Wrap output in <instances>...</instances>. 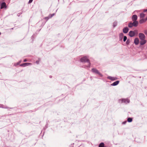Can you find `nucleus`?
<instances>
[{"instance_id":"nucleus-1","label":"nucleus","mask_w":147,"mask_h":147,"mask_svg":"<svg viewBox=\"0 0 147 147\" xmlns=\"http://www.w3.org/2000/svg\"><path fill=\"white\" fill-rule=\"evenodd\" d=\"M80 61L82 62H87L90 64V62L87 56H84L82 57L80 59Z\"/></svg>"},{"instance_id":"nucleus-2","label":"nucleus","mask_w":147,"mask_h":147,"mask_svg":"<svg viewBox=\"0 0 147 147\" xmlns=\"http://www.w3.org/2000/svg\"><path fill=\"white\" fill-rule=\"evenodd\" d=\"M129 100L127 98H122L119 100V102L121 103H124L125 104H127L129 103Z\"/></svg>"},{"instance_id":"nucleus-3","label":"nucleus","mask_w":147,"mask_h":147,"mask_svg":"<svg viewBox=\"0 0 147 147\" xmlns=\"http://www.w3.org/2000/svg\"><path fill=\"white\" fill-rule=\"evenodd\" d=\"M92 71L93 73L98 74L100 77H102L103 75L99 71L95 68H92Z\"/></svg>"},{"instance_id":"nucleus-4","label":"nucleus","mask_w":147,"mask_h":147,"mask_svg":"<svg viewBox=\"0 0 147 147\" xmlns=\"http://www.w3.org/2000/svg\"><path fill=\"white\" fill-rule=\"evenodd\" d=\"M138 32L137 30H135L134 31H130L129 33V35L131 37L134 36L135 34H138Z\"/></svg>"},{"instance_id":"nucleus-5","label":"nucleus","mask_w":147,"mask_h":147,"mask_svg":"<svg viewBox=\"0 0 147 147\" xmlns=\"http://www.w3.org/2000/svg\"><path fill=\"white\" fill-rule=\"evenodd\" d=\"M139 37L140 40H143L145 39V36L144 34L142 33H140L139 34Z\"/></svg>"},{"instance_id":"nucleus-6","label":"nucleus","mask_w":147,"mask_h":147,"mask_svg":"<svg viewBox=\"0 0 147 147\" xmlns=\"http://www.w3.org/2000/svg\"><path fill=\"white\" fill-rule=\"evenodd\" d=\"M55 15L54 13L52 14H50L48 17H45L44 19L46 20V21H47L49 19L52 18Z\"/></svg>"},{"instance_id":"nucleus-7","label":"nucleus","mask_w":147,"mask_h":147,"mask_svg":"<svg viewBox=\"0 0 147 147\" xmlns=\"http://www.w3.org/2000/svg\"><path fill=\"white\" fill-rule=\"evenodd\" d=\"M107 78L112 81H114L117 79V78L116 77H113L110 76H108Z\"/></svg>"},{"instance_id":"nucleus-8","label":"nucleus","mask_w":147,"mask_h":147,"mask_svg":"<svg viewBox=\"0 0 147 147\" xmlns=\"http://www.w3.org/2000/svg\"><path fill=\"white\" fill-rule=\"evenodd\" d=\"M129 30V29L127 27H124L123 29V32L124 33H127Z\"/></svg>"},{"instance_id":"nucleus-9","label":"nucleus","mask_w":147,"mask_h":147,"mask_svg":"<svg viewBox=\"0 0 147 147\" xmlns=\"http://www.w3.org/2000/svg\"><path fill=\"white\" fill-rule=\"evenodd\" d=\"M7 6L5 3V2H3L1 5V9L5 8Z\"/></svg>"},{"instance_id":"nucleus-10","label":"nucleus","mask_w":147,"mask_h":147,"mask_svg":"<svg viewBox=\"0 0 147 147\" xmlns=\"http://www.w3.org/2000/svg\"><path fill=\"white\" fill-rule=\"evenodd\" d=\"M137 18V16L136 15H134L132 16V20L133 21H136Z\"/></svg>"},{"instance_id":"nucleus-11","label":"nucleus","mask_w":147,"mask_h":147,"mask_svg":"<svg viewBox=\"0 0 147 147\" xmlns=\"http://www.w3.org/2000/svg\"><path fill=\"white\" fill-rule=\"evenodd\" d=\"M134 44L137 45L139 44V39L138 38H136L134 40Z\"/></svg>"},{"instance_id":"nucleus-12","label":"nucleus","mask_w":147,"mask_h":147,"mask_svg":"<svg viewBox=\"0 0 147 147\" xmlns=\"http://www.w3.org/2000/svg\"><path fill=\"white\" fill-rule=\"evenodd\" d=\"M119 82V81H116L111 84L112 86H115L118 85Z\"/></svg>"},{"instance_id":"nucleus-13","label":"nucleus","mask_w":147,"mask_h":147,"mask_svg":"<svg viewBox=\"0 0 147 147\" xmlns=\"http://www.w3.org/2000/svg\"><path fill=\"white\" fill-rule=\"evenodd\" d=\"M141 41H140V44L141 45H143L145 44L146 42V40L144 39L143 40H141Z\"/></svg>"},{"instance_id":"nucleus-14","label":"nucleus","mask_w":147,"mask_h":147,"mask_svg":"<svg viewBox=\"0 0 147 147\" xmlns=\"http://www.w3.org/2000/svg\"><path fill=\"white\" fill-rule=\"evenodd\" d=\"M134 22L132 23L133 26L136 27L138 24V22L137 21H133Z\"/></svg>"},{"instance_id":"nucleus-15","label":"nucleus","mask_w":147,"mask_h":147,"mask_svg":"<svg viewBox=\"0 0 147 147\" xmlns=\"http://www.w3.org/2000/svg\"><path fill=\"white\" fill-rule=\"evenodd\" d=\"M146 19H142L141 20H140L139 21V22L140 23V24H142V23H143L144 22H145L146 21Z\"/></svg>"},{"instance_id":"nucleus-16","label":"nucleus","mask_w":147,"mask_h":147,"mask_svg":"<svg viewBox=\"0 0 147 147\" xmlns=\"http://www.w3.org/2000/svg\"><path fill=\"white\" fill-rule=\"evenodd\" d=\"M119 36L120 40H122L124 36L123 33H120L119 35Z\"/></svg>"},{"instance_id":"nucleus-17","label":"nucleus","mask_w":147,"mask_h":147,"mask_svg":"<svg viewBox=\"0 0 147 147\" xmlns=\"http://www.w3.org/2000/svg\"><path fill=\"white\" fill-rule=\"evenodd\" d=\"M145 16V14H144L143 13H140V18H143Z\"/></svg>"},{"instance_id":"nucleus-18","label":"nucleus","mask_w":147,"mask_h":147,"mask_svg":"<svg viewBox=\"0 0 147 147\" xmlns=\"http://www.w3.org/2000/svg\"><path fill=\"white\" fill-rule=\"evenodd\" d=\"M105 146V144L103 142L101 143L99 145L98 147H104Z\"/></svg>"},{"instance_id":"nucleus-19","label":"nucleus","mask_w":147,"mask_h":147,"mask_svg":"<svg viewBox=\"0 0 147 147\" xmlns=\"http://www.w3.org/2000/svg\"><path fill=\"white\" fill-rule=\"evenodd\" d=\"M127 121L128 122H131L132 121V118H131L130 117H129V118H128Z\"/></svg>"},{"instance_id":"nucleus-20","label":"nucleus","mask_w":147,"mask_h":147,"mask_svg":"<svg viewBox=\"0 0 147 147\" xmlns=\"http://www.w3.org/2000/svg\"><path fill=\"white\" fill-rule=\"evenodd\" d=\"M128 26L129 28H131L133 26L132 23L130 22L128 24Z\"/></svg>"},{"instance_id":"nucleus-21","label":"nucleus","mask_w":147,"mask_h":147,"mask_svg":"<svg viewBox=\"0 0 147 147\" xmlns=\"http://www.w3.org/2000/svg\"><path fill=\"white\" fill-rule=\"evenodd\" d=\"M117 25V23L116 22H114L113 23V27H115Z\"/></svg>"},{"instance_id":"nucleus-22","label":"nucleus","mask_w":147,"mask_h":147,"mask_svg":"<svg viewBox=\"0 0 147 147\" xmlns=\"http://www.w3.org/2000/svg\"><path fill=\"white\" fill-rule=\"evenodd\" d=\"M130 42V41L129 39H128L126 41V44L127 45H129Z\"/></svg>"},{"instance_id":"nucleus-23","label":"nucleus","mask_w":147,"mask_h":147,"mask_svg":"<svg viewBox=\"0 0 147 147\" xmlns=\"http://www.w3.org/2000/svg\"><path fill=\"white\" fill-rule=\"evenodd\" d=\"M127 39V37L126 36H124L123 37V41L124 42H125Z\"/></svg>"},{"instance_id":"nucleus-24","label":"nucleus","mask_w":147,"mask_h":147,"mask_svg":"<svg viewBox=\"0 0 147 147\" xmlns=\"http://www.w3.org/2000/svg\"><path fill=\"white\" fill-rule=\"evenodd\" d=\"M23 64V65H30V64H31L30 63H23L22 64Z\"/></svg>"},{"instance_id":"nucleus-25","label":"nucleus","mask_w":147,"mask_h":147,"mask_svg":"<svg viewBox=\"0 0 147 147\" xmlns=\"http://www.w3.org/2000/svg\"><path fill=\"white\" fill-rule=\"evenodd\" d=\"M40 61V59H39L38 60H37L36 61V63L37 64H38L39 63V62Z\"/></svg>"},{"instance_id":"nucleus-26","label":"nucleus","mask_w":147,"mask_h":147,"mask_svg":"<svg viewBox=\"0 0 147 147\" xmlns=\"http://www.w3.org/2000/svg\"><path fill=\"white\" fill-rule=\"evenodd\" d=\"M20 65V66L25 67L26 66V65Z\"/></svg>"},{"instance_id":"nucleus-27","label":"nucleus","mask_w":147,"mask_h":147,"mask_svg":"<svg viewBox=\"0 0 147 147\" xmlns=\"http://www.w3.org/2000/svg\"><path fill=\"white\" fill-rule=\"evenodd\" d=\"M33 0H29V2H28V3H31L32 2Z\"/></svg>"},{"instance_id":"nucleus-28","label":"nucleus","mask_w":147,"mask_h":147,"mask_svg":"<svg viewBox=\"0 0 147 147\" xmlns=\"http://www.w3.org/2000/svg\"><path fill=\"white\" fill-rule=\"evenodd\" d=\"M144 32L146 35H147V30H145Z\"/></svg>"},{"instance_id":"nucleus-29","label":"nucleus","mask_w":147,"mask_h":147,"mask_svg":"<svg viewBox=\"0 0 147 147\" xmlns=\"http://www.w3.org/2000/svg\"><path fill=\"white\" fill-rule=\"evenodd\" d=\"M21 61H19V62H18V63H17L16 64H18V65L20 64L21 63Z\"/></svg>"},{"instance_id":"nucleus-30","label":"nucleus","mask_w":147,"mask_h":147,"mask_svg":"<svg viewBox=\"0 0 147 147\" xmlns=\"http://www.w3.org/2000/svg\"><path fill=\"white\" fill-rule=\"evenodd\" d=\"M143 11L144 12H147V9H144Z\"/></svg>"},{"instance_id":"nucleus-31","label":"nucleus","mask_w":147,"mask_h":147,"mask_svg":"<svg viewBox=\"0 0 147 147\" xmlns=\"http://www.w3.org/2000/svg\"><path fill=\"white\" fill-rule=\"evenodd\" d=\"M27 61V59H24L23 60V62H26V61Z\"/></svg>"},{"instance_id":"nucleus-32","label":"nucleus","mask_w":147,"mask_h":147,"mask_svg":"<svg viewBox=\"0 0 147 147\" xmlns=\"http://www.w3.org/2000/svg\"><path fill=\"white\" fill-rule=\"evenodd\" d=\"M126 121H125L123 122V124H125L126 123Z\"/></svg>"},{"instance_id":"nucleus-33","label":"nucleus","mask_w":147,"mask_h":147,"mask_svg":"<svg viewBox=\"0 0 147 147\" xmlns=\"http://www.w3.org/2000/svg\"><path fill=\"white\" fill-rule=\"evenodd\" d=\"M90 65H88L87 66L88 67H90Z\"/></svg>"},{"instance_id":"nucleus-34","label":"nucleus","mask_w":147,"mask_h":147,"mask_svg":"<svg viewBox=\"0 0 147 147\" xmlns=\"http://www.w3.org/2000/svg\"><path fill=\"white\" fill-rule=\"evenodd\" d=\"M31 38H34V36H32Z\"/></svg>"},{"instance_id":"nucleus-35","label":"nucleus","mask_w":147,"mask_h":147,"mask_svg":"<svg viewBox=\"0 0 147 147\" xmlns=\"http://www.w3.org/2000/svg\"><path fill=\"white\" fill-rule=\"evenodd\" d=\"M52 76H50V78H52Z\"/></svg>"},{"instance_id":"nucleus-36","label":"nucleus","mask_w":147,"mask_h":147,"mask_svg":"<svg viewBox=\"0 0 147 147\" xmlns=\"http://www.w3.org/2000/svg\"><path fill=\"white\" fill-rule=\"evenodd\" d=\"M146 20H147V17H146Z\"/></svg>"},{"instance_id":"nucleus-37","label":"nucleus","mask_w":147,"mask_h":147,"mask_svg":"<svg viewBox=\"0 0 147 147\" xmlns=\"http://www.w3.org/2000/svg\"><path fill=\"white\" fill-rule=\"evenodd\" d=\"M1 33L0 32V35H1Z\"/></svg>"},{"instance_id":"nucleus-38","label":"nucleus","mask_w":147,"mask_h":147,"mask_svg":"<svg viewBox=\"0 0 147 147\" xmlns=\"http://www.w3.org/2000/svg\"><path fill=\"white\" fill-rule=\"evenodd\" d=\"M104 147H105V146H104Z\"/></svg>"}]
</instances>
